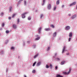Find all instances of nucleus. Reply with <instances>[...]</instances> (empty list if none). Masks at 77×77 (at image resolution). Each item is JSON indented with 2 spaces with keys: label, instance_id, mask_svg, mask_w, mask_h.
Listing matches in <instances>:
<instances>
[{
  "label": "nucleus",
  "instance_id": "f257e3e1",
  "mask_svg": "<svg viewBox=\"0 0 77 77\" xmlns=\"http://www.w3.org/2000/svg\"><path fill=\"white\" fill-rule=\"evenodd\" d=\"M76 4V2H74L71 3L70 5H69V7H71V6H74Z\"/></svg>",
  "mask_w": 77,
  "mask_h": 77
},
{
  "label": "nucleus",
  "instance_id": "f03ea898",
  "mask_svg": "<svg viewBox=\"0 0 77 77\" xmlns=\"http://www.w3.org/2000/svg\"><path fill=\"white\" fill-rule=\"evenodd\" d=\"M28 13L26 12V13H24L22 14V18H25V17H26V16H25V15H26V14H27Z\"/></svg>",
  "mask_w": 77,
  "mask_h": 77
},
{
  "label": "nucleus",
  "instance_id": "7ed1b4c3",
  "mask_svg": "<svg viewBox=\"0 0 77 77\" xmlns=\"http://www.w3.org/2000/svg\"><path fill=\"white\" fill-rule=\"evenodd\" d=\"M70 28L71 27H70V26H67L65 27V29L66 30H68L70 29Z\"/></svg>",
  "mask_w": 77,
  "mask_h": 77
},
{
  "label": "nucleus",
  "instance_id": "20e7f679",
  "mask_svg": "<svg viewBox=\"0 0 77 77\" xmlns=\"http://www.w3.org/2000/svg\"><path fill=\"white\" fill-rule=\"evenodd\" d=\"M47 8L48 10H50L51 9V4H49L48 5Z\"/></svg>",
  "mask_w": 77,
  "mask_h": 77
},
{
  "label": "nucleus",
  "instance_id": "39448f33",
  "mask_svg": "<svg viewBox=\"0 0 77 77\" xmlns=\"http://www.w3.org/2000/svg\"><path fill=\"white\" fill-rule=\"evenodd\" d=\"M38 56H39V54L37 53L33 57V58L34 59H35L36 58H37V57H38Z\"/></svg>",
  "mask_w": 77,
  "mask_h": 77
},
{
  "label": "nucleus",
  "instance_id": "423d86ee",
  "mask_svg": "<svg viewBox=\"0 0 77 77\" xmlns=\"http://www.w3.org/2000/svg\"><path fill=\"white\" fill-rule=\"evenodd\" d=\"M4 54V51L3 50H1L0 51V54L2 55Z\"/></svg>",
  "mask_w": 77,
  "mask_h": 77
},
{
  "label": "nucleus",
  "instance_id": "0eeeda50",
  "mask_svg": "<svg viewBox=\"0 0 77 77\" xmlns=\"http://www.w3.org/2000/svg\"><path fill=\"white\" fill-rule=\"evenodd\" d=\"M65 48H66V47L65 46H64L63 47L62 52V53L63 54L64 52V51H65Z\"/></svg>",
  "mask_w": 77,
  "mask_h": 77
},
{
  "label": "nucleus",
  "instance_id": "6e6552de",
  "mask_svg": "<svg viewBox=\"0 0 77 77\" xmlns=\"http://www.w3.org/2000/svg\"><path fill=\"white\" fill-rule=\"evenodd\" d=\"M69 36V38H72V33L71 32H70Z\"/></svg>",
  "mask_w": 77,
  "mask_h": 77
},
{
  "label": "nucleus",
  "instance_id": "1a4fd4ad",
  "mask_svg": "<svg viewBox=\"0 0 77 77\" xmlns=\"http://www.w3.org/2000/svg\"><path fill=\"white\" fill-rule=\"evenodd\" d=\"M56 34H57V32H54L53 35V36L54 37H54H56Z\"/></svg>",
  "mask_w": 77,
  "mask_h": 77
},
{
  "label": "nucleus",
  "instance_id": "9d476101",
  "mask_svg": "<svg viewBox=\"0 0 77 77\" xmlns=\"http://www.w3.org/2000/svg\"><path fill=\"white\" fill-rule=\"evenodd\" d=\"M45 30L48 32V31H51V29H50V28H45Z\"/></svg>",
  "mask_w": 77,
  "mask_h": 77
},
{
  "label": "nucleus",
  "instance_id": "9b49d317",
  "mask_svg": "<svg viewBox=\"0 0 77 77\" xmlns=\"http://www.w3.org/2000/svg\"><path fill=\"white\" fill-rule=\"evenodd\" d=\"M43 17H44V14H41L40 15V19H42Z\"/></svg>",
  "mask_w": 77,
  "mask_h": 77
},
{
  "label": "nucleus",
  "instance_id": "f8f14e48",
  "mask_svg": "<svg viewBox=\"0 0 77 77\" xmlns=\"http://www.w3.org/2000/svg\"><path fill=\"white\" fill-rule=\"evenodd\" d=\"M54 60H57V61H59V60H60V59H59V58H57L56 57H55V58H54Z\"/></svg>",
  "mask_w": 77,
  "mask_h": 77
},
{
  "label": "nucleus",
  "instance_id": "ddd939ff",
  "mask_svg": "<svg viewBox=\"0 0 77 77\" xmlns=\"http://www.w3.org/2000/svg\"><path fill=\"white\" fill-rule=\"evenodd\" d=\"M41 29H42V28H41V27H40V28H39L38 29V34H40V33H41Z\"/></svg>",
  "mask_w": 77,
  "mask_h": 77
},
{
  "label": "nucleus",
  "instance_id": "4468645a",
  "mask_svg": "<svg viewBox=\"0 0 77 77\" xmlns=\"http://www.w3.org/2000/svg\"><path fill=\"white\" fill-rule=\"evenodd\" d=\"M45 2V0H43V2L42 3V6H44V5Z\"/></svg>",
  "mask_w": 77,
  "mask_h": 77
},
{
  "label": "nucleus",
  "instance_id": "2eb2a0df",
  "mask_svg": "<svg viewBox=\"0 0 77 77\" xmlns=\"http://www.w3.org/2000/svg\"><path fill=\"white\" fill-rule=\"evenodd\" d=\"M65 62H66L65 61V60H63L61 62V65H63L64 64V63H65Z\"/></svg>",
  "mask_w": 77,
  "mask_h": 77
},
{
  "label": "nucleus",
  "instance_id": "dca6fc26",
  "mask_svg": "<svg viewBox=\"0 0 77 77\" xmlns=\"http://www.w3.org/2000/svg\"><path fill=\"white\" fill-rule=\"evenodd\" d=\"M41 64V62H39L38 63H37V66H39Z\"/></svg>",
  "mask_w": 77,
  "mask_h": 77
},
{
  "label": "nucleus",
  "instance_id": "f3484780",
  "mask_svg": "<svg viewBox=\"0 0 77 77\" xmlns=\"http://www.w3.org/2000/svg\"><path fill=\"white\" fill-rule=\"evenodd\" d=\"M56 77H63V76L57 74L56 75Z\"/></svg>",
  "mask_w": 77,
  "mask_h": 77
},
{
  "label": "nucleus",
  "instance_id": "a211bd4d",
  "mask_svg": "<svg viewBox=\"0 0 77 77\" xmlns=\"http://www.w3.org/2000/svg\"><path fill=\"white\" fill-rule=\"evenodd\" d=\"M13 27L14 29H17V25L15 24H14L13 26Z\"/></svg>",
  "mask_w": 77,
  "mask_h": 77
},
{
  "label": "nucleus",
  "instance_id": "6ab92c4d",
  "mask_svg": "<svg viewBox=\"0 0 77 77\" xmlns=\"http://www.w3.org/2000/svg\"><path fill=\"white\" fill-rule=\"evenodd\" d=\"M75 17H76V15L75 14H74L73 16H72V19H74Z\"/></svg>",
  "mask_w": 77,
  "mask_h": 77
},
{
  "label": "nucleus",
  "instance_id": "aec40b11",
  "mask_svg": "<svg viewBox=\"0 0 77 77\" xmlns=\"http://www.w3.org/2000/svg\"><path fill=\"white\" fill-rule=\"evenodd\" d=\"M45 67L47 69H48V68H49V66H48V65L46 64L45 66Z\"/></svg>",
  "mask_w": 77,
  "mask_h": 77
},
{
  "label": "nucleus",
  "instance_id": "412c9836",
  "mask_svg": "<svg viewBox=\"0 0 77 77\" xmlns=\"http://www.w3.org/2000/svg\"><path fill=\"white\" fill-rule=\"evenodd\" d=\"M4 15V13L3 12H1L0 13V16L1 17H2Z\"/></svg>",
  "mask_w": 77,
  "mask_h": 77
},
{
  "label": "nucleus",
  "instance_id": "4be33fe9",
  "mask_svg": "<svg viewBox=\"0 0 77 77\" xmlns=\"http://www.w3.org/2000/svg\"><path fill=\"white\" fill-rule=\"evenodd\" d=\"M56 55H57V53H55L54 54V55L53 57V59L55 58L56 56Z\"/></svg>",
  "mask_w": 77,
  "mask_h": 77
},
{
  "label": "nucleus",
  "instance_id": "5701e85b",
  "mask_svg": "<svg viewBox=\"0 0 77 77\" xmlns=\"http://www.w3.org/2000/svg\"><path fill=\"white\" fill-rule=\"evenodd\" d=\"M28 20L29 21H30V20H31V17L30 16H29L28 17Z\"/></svg>",
  "mask_w": 77,
  "mask_h": 77
},
{
  "label": "nucleus",
  "instance_id": "b1692460",
  "mask_svg": "<svg viewBox=\"0 0 77 77\" xmlns=\"http://www.w3.org/2000/svg\"><path fill=\"white\" fill-rule=\"evenodd\" d=\"M17 24H19V22H20V19H17Z\"/></svg>",
  "mask_w": 77,
  "mask_h": 77
},
{
  "label": "nucleus",
  "instance_id": "393cba45",
  "mask_svg": "<svg viewBox=\"0 0 77 77\" xmlns=\"http://www.w3.org/2000/svg\"><path fill=\"white\" fill-rule=\"evenodd\" d=\"M59 4V1L58 0L57 2H56V5H58Z\"/></svg>",
  "mask_w": 77,
  "mask_h": 77
},
{
  "label": "nucleus",
  "instance_id": "a878e982",
  "mask_svg": "<svg viewBox=\"0 0 77 77\" xmlns=\"http://www.w3.org/2000/svg\"><path fill=\"white\" fill-rule=\"evenodd\" d=\"M36 62H35L32 65L33 66H35V64H36Z\"/></svg>",
  "mask_w": 77,
  "mask_h": 77
},
{
  "label": "nucleus",
  "instance_id": "bb28decb",
  "mask_svg": "<svg viewBox=\"0 0 77 77\" xmlns=\"http://www.w3.org/2000/svg\"><path fill=\"white\" fill-rule=\"evenodd\" d=\"M9 40H6L5 41V43L6 44H8V41Z\"/></svg>",
  "mask_w": 77,
  "mask_h": 77
},
{
  "label": "nucleus",
  "instance_id": "cd10ccee",
  "mask_svg": "<svg viewBox=\"0 0 77 77\" xmlns=\"http://www.w3.org/2000/svg\"><path fill=\"white\" fill-rule=\"evenodd\" d=\"M49 67H50V68H52V67H53V66H52V65L51 64H50Z\"/></svg>",
  "mask_w": 77,
  "mask_h": 77
},
{
  "label": "nucleus",
  "instance_id": "c85d7f7f",
  "mask_svg": "<svg viewBox=\"0 0 77 77\" xmlns=\"http://www.w3.org/2000/svg\"><path fill=\"white\" fill-rule=\"evenodd\" d=\"M71 38H72L71 37H69V38L68 41L69 42H70V41H71Z\"/></svg>",
  "mask_w": 77,
  "mask_h": 77
},
{
  "label": "nucleus",
  "instance_id": "c756f323",
  "mask_svg": "<svg viewBox=\"0 0 77 77\" xmlns=\"http://www.w3.org/2000/svg\"><path fill=\"white\" fill-rule=\"evenodd\" d=\"M24 5L25 6H26V1H24Z\"/></svg>",
  "mask_w": 77,
  "mask_h": 77
},
{
  "label": "nucleus",
  "instance_id": "7c9ffc66",
  "mask_svg": "<svg viewBox=\"0 0 77 77\" xmlns=\"http://www.w3.org/2000/svg\"><path fill=\"white\" fill-rule=\"evenodd\" d=\"M9 11H12V7H9Z\"/></svg>",
  "mask_w": 77,
  "mask_h": 77
},
{
  "label": "nucleus",
  "instance_id": "2f4dec72",
  "mask_svg": "<svg viewBox=\"0 0 77 77\" xmlns=\"http://www.w3.org/2000/svg\"><path fill=\"white\" fill-rule=\"evenodd\" d=\"M32 72V73H35L36 72V71L35 70H33Z\"/></svg>",
  "mask_w": 77,
  "mask_h": 77
},
{
  "label": "nucleus",
  "instance_id": "473e14b6",
  "mask_svg": "<svg viewBox=\"0 0 77 77\" xmlns=\"http://www.w3.org/2000/svg\"><path fill=\"white\" fill-rule=\"evenodd\" d=\"M50 47H48L47 49V51H50Z\"/></svg>",
  "mask_w": 77,
  "mask_h": 77
},
{
  "label": "nucleus",
  "instance_id": "72a5a7b5",
  "mask_svg": "<svg viewBox=\"0 0 77 77\" xmlns=\"http://www.w3.org/2000/svg\"><path fill=\"white\" fill-rule=\"evenodd\" d=\"M40 39V37H38L35 39V40H39Z\"/></svg>",
  "mask_w": 77,
  "mask_h": 77
},
{
  "label": "nucleus",
  "instance_id": "f704fd0d",
  "mask_svg": "<svg viewBox=\"0 0 77 77\" xmlns=\"http://www.w3.org/2000/svg\"><path fill=\"white\" fill-rule=\"evenodd\" d=\"M32 47L34 48H36V45H33L32 46Z\"/></svg>",
  "mask_w": 77,
  "mask_h": 77
},
{
  "label": "nucleus",
  "instance_id": "c9c22d12",
  "mask_svg": "<svg viewBox=\"0 0 77 77\" xmlns=\"http://www.w3.org/2000/svg\"><path fill=\"white\" fill-rule=\"evenodd\" d=\"M11 50H14V49H15V48L14 47H12L11 48Z\"/></svg>",
  "mask_w": 77,
  "mask_h": 77
},
{
  "label": "nucleus",
  "instance_id": "e433bc0d",
  "mask_svg": "<svg viewBox=\"0 0 77 77\" xmlns=\"http://www.w3.org/2000/svg\"><path fill=\"white\" fill-rule=\"evenodd\" d=\"M51 27H52V28H54V25H52L51 26Z\"/></svg>",
  "mask_w": 77,
  "mask_h": 77
},
{
  "label": "nucleus",
  "instance_id": "4c0bfd02",
  "mask_svg": "<svg viewBox=\"0 0 77 77\" xmlns=\"http://www.w3.org/2000/svg\"><path fill=\"white\" fill-rule=\"evenodd\" d=\"M9 32L8 30H7L6 31V33H9Z\"/></svg>",
  "mask_w": 77,
  "mask_h": 77
},
{
  "label": "nucleus",
  "instance_id": "58836bf2",
  "mask_svg": "<svg viewBox=\"0 0 77 77\" xmlns=\"http://www.w3.org/2000/svg\"><path fill=\"white\" fill-rule=\"evenodd\" d=\"M64 75H66V74H67V72H64Z\"/></svg>",
  "mask_w": 77,
  "mask_h": 77
},
{
  "label": "nucleus",
  "instance_id": "ea45409f",
  "mask_svg": "<svg viewBox=\"0 0 77 77\" xmlns=\"http://www.w3.org/2000/svg\"><path fill=\"white\" fill-rule=\"evenodd\" d=\"M16 15V14H14L13 16H12V18H14V17H15V15Z\"/></svg>",
  "mask_w": 77,
  "mask_h": 77
},
{
  "label": "nucleus",
  "instance_id": "a19ab883",
  "mask_svg": "<svg viewBox=\"0 0 77 77\" xmlns=\"http://www.w3.org/2000/svg\"><path fill=\"white\" fill-rule=\"evenodd\" d=\"M55 69L56 70L57 69V66H55Z\"/></svg>",
  "mask_w": 77,
  "mask_h": 77
},
{
  "label": "nucleus",
  "instance_id": "79ce46f5",
  "mask_svg": "<svg viewBox=\"0 0 77 77\" xmlns=\"http://www.w3.org/2000/svg\"><path fill=\"white\" fill-rule=\"evenodd\" d=\"M4 26H5V23H2V27H4Z\"/></svg>",
  "mask_w": 77,
  "mask_h": 77
},
{
  "label": "nucleus",
  "instance_id": "37998d69",
  "mask_svg": "<svg viewBox=\"0 0 77 77\" xmlns=\"http://www.w3.org/2000/svg\"><path fill=\"white\" fill-rule=\"evenodd\" d=\"M23 46H24L25 45V42H23Z\"/></svg>",
  "mask_w": 77,
  "mask_h": 77
},
{
  "label": "nucleus",
  "instance_id": "c03bdc74",
  "mask_svg": "<svg viewBox=\"0 0 77 77\" xmlns=\"http://www.w3.org/2000/svg\"><path fill=\"white\" fill-rule=\"evenodd\" d=\"M8 19L9 20H11V17H8Z\"/></svg>",
  "mask_w": 77,
  "mask_h": 77
},
{
  "label": "nucleus",
  "instance_id": "a18cd8bd",
  "mask_svg": "<svg viewBox=\"0 0 77 77\" xmlns=\"http://www.w3.org/2000/svg\"><path fill=\"white\" fill-rule=\"evenodd\" d=\"M69 72V71L68 72H67V74H69L70 72Z\"/></svg>",
  "mask_w": 77,
  "mask_h": 77
},
{
  "label": "nucleus",
  "instance_id": "49530a36",
  "mask_svg": "<svg viewBox=\"0 0 77 77\" xmlns=\"http://www.w3.org/2000/svg\"><path fill=\"white\" fill-rule=\"evenodd\" d=\"M14 62H11V65H14Z\"/></svg>",
  "mask_w": 77,
  "mask_h": 77
},
{
  "label": "nucleus",
  "instance_id": "de8ad7c7",
  "mask_svg": "<svg viewBox=\"0 0 77 77\" xmlns=\"http://www.w3.org/2000/svg\"><path fill=\"white\" fill-rule=\"evenodd\" d=\"M64 6L63 5H62L61 7L63 9V7H64Z\"/></svg>",
  "mask_w": 77,
  "mask_h": 77
},
{
  "label": "nucleus",
  "instance_id": "09e8293b",
  "mask_svg": "<svg viewBox=\"0 0 77 77\" xmlns=\"http://www.w3.org/2000/svg\"><path fill=\"white\" fill-rule=\"evenodd\" d=\"M69 54V53H68L66 54V55H67V56H68Z\"/></svg>",
  "mask_w": 77,
  "mask_h": 77
},
{
  "label": "nucleus",
  "instance_id": "8fccbe9b",
  "mask_svg": "<svg viewBox=\"0 0 77 77\" xmlns=\"http://www.w3.org/2000/svg\"><path fill=\"white\" fill-rule=\"evenodd\" d=\"M27 43H28V44H30V42H29V41H28V42H27Z\"/></svg>",
  "mask_w": 77,
  "mask_h": 77
},
{
  "label": "nucleus",
  "instance_id": "3c124183",
  "mask_svg": "<svg viewBox=\"0 0 77 77\" xmlns=\"http://www.w3.org/2000/svg\"><path fill=\"white\" fill-rule=\"evenodd\" d=\"M71 69H69V71L71 72Z\"/></svg>",
  "mask_w": 77,
  "mask_h": 77
},
{
  "label": "nucleus",
  "instance_id": "603ef678",
  "mask_svg": "<svg viewBox=\"0 0 77 77\" xmlns=\"http://www.w3.org/2000/svg\"><path fill=\"white\" fill-rule=\"evenodd\" d=\"M0 30H2V28H0Z\"/></svg>",
  "mask_w": 77,
  "mask_h": 77
},
{
  "label": "nucleus",
  "instance_id": "864d4df0",
  "mask_svg": "<svg viewBox=\"0 0 77 77\" xmlns=\"http://www.w3.org/2000/svg\"><path fill=\"white\" fill-rule=\"evenodd\" d=\"M24 77H27V76H26V75H24Z\"/></svg>",
  "mask_w": 77,
  "mask_h": 77
},
{
  "label": "nucleus",
  "instance_id": "5fc2aeb1",
  "mask_svg": "<svg viewBox=\"0 0 77 77\" xmlns=\"http://www.w3.org/2000/svg\"><path fill=\"white\" fill-rule=\"evenodd\" d=\"M71 14H69V17H70L71 16Z\"/></svg>",
  "mask_w": 77,
  "mask_h": 77
},
{
  "label": "nucleus",
  "instance_id": "6e6d98bb",
  "mask_svg": "<svg viewBox=\"0 0 77 77\" xmlns=\"http://www.w3.org/2000/svg\"><path fill=\"white\" fill-rule=\"evenodd\" d=\"M23 0H19V2H22Z\"/></svg>",
  "mask_w": 77,
  "mask_h": 77
},
{
  "label": "nucleus",
  "instance_id": "4d7b16f0",
  "mask_svg": "<svg viewBox=\"0 0 77 77\" xmlns=\"http://www.w3.org/2000/svg\"><path fill=\"white\" fill-rule=\"evenodd\" d=\"M56 7H55V8H54V11H55V10H56Z\"/></svg>",
  "mask_w": 77,
  "mask_h": 77
},
{
  "label": "nucleus",
  "instance_id": "13d9d810",
  "mask_svg": "<svg viewBox=\"0 0 77 77\" xmlns=\"http://www.w3.org/2000/svg\"><path fill=\"white\" fill-rule=\"evenodd\" d=\"M36 36L37 38H38V35H36Z\"/></svg>",
  "mask_w": 77,
  "mask_h": 77
},
{
  "label": "nucleus",
  "instance_id": "bf43d9fd",
  "mask_svg": "<svg viewBox=\"0 0 77 77\" xmlns=\"http://www.w3.org/2000/svg\"><path fill=\"white\" fill-rule=\"evenodd\" d=\"M76 9H77V5L76 6Z\"/></svg>",
  "mask_w": 77,
  "mask_h": 77
},
{
  "label": "nucleus",
  "instance_id": "052dcab7",
  "mask_svg": "<svg viewBox=\"0 0 77 77\" xmlns=\"http://www.w3.org/2000/svg\"><path fill=\"white\" fill-rule=\"evenodd\" d=\"M52 40H54V38H52Z\"/></svg>",
  "mask_w": 77,
  "mask_h": 77
},
{
  "label": "nucleus",
  "instance_id": "680f3d73",
  "mask_svg": "<svg viewBox=\"0 0 77 77\" xmlns=\"http://www.w3.org/2000/svg\"><path fill=\"white\" fill-rule=\"evenodd\" d=\"M35 11H36V12H37V10H36Z\"/></svg>",
  "mask_w": 77,
  "mask_h": 77
},
{
  "label": "nucleus",
  "instance_id": "e2e57ef3",
  "mask_svg": "<svg viewBox=\"0 0 77 77\" xmlns=\"http://www.w3.org/2000/svg\"><path fill=\"white\" fill-rule=\"evenodd\" d=\"M6 72H7V70L6 71Z\"/></svg>",
  "mask_w": 77,
  "mask_h": 77
},
{
  "label": "nucleus",
  "instance_id": "0e129e2a",
  "mask_svg": "<svg viewBox=\"0 0 77 77\" xmlns=\"http://www.w3.org/2000/svg\"><path fill=\"white\" fill-rule=\"evenodd\" d=\"M76 77H77V76Z\"/></svg>",
  "mask_w": 77,
  "mask_h": 77
}]
</instances>
